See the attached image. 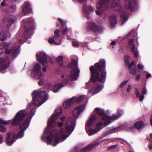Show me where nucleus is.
Here are the masks:
<instances>
[{"label":"nucleus","mask_w":152,"mask_h":152,"mask_svg":"<svg viewBox=\"0 0 152 152\" xmlns=\"http://www.w3.org/2000/svg\"><path fill=\"white\" fill-rule=\"evenodd\" d=\"M20 52V48L18 46L13 47L11 50L6 49L5 50L7 54H11L10 60L14 59L18 55Z\"/></svg>","instance_id":"obj_15"},{"label":"nucleus","mask_w":152,"mask_h":152,"mask_svg":"<svg viewBox=\"0 0 152 152\" xmlns=\"http://www.w3.org/2000/svg\"><path fill=\"white\" fill-rule=\"evenodd\" d=\"M129 81L127 80H124L119 85V87L121 88L123 87L127 83H128Z\"/></svg>","instance_id":"obj_40"},{"label":"nucleus","mask_w":152,"mask_h":152,"mask_svg":"<svg viewBox=\"0 0 152 152\" xmlns=\"http://www.w3.org/2000/svg\"><path fill=\"white\" fill-rule=\"evenodd\" d=\"M98 145V143L97 142L93 143L92 144L89 145L85 147L83 149H82L81 151H77V152H86L90 150L92 147H96Z\"/></svg>","instance_id":"obj_23"},{"label":"nucleus","mask_w":152,"mask_h":152,"mask_svg":"<svg viewBox=\"0 0 152 152\" xmlns=\"http://www.w3.org/2000/svg\"><path fill=\"white\" fill-rule=\"evenodd\" d=\"M118 130V128L115 127L106 128L105 129V135L115 132Z\"/></svg>","instance_id":"obj_27"},{"label":"nucleus","mask_w":152,"mask_h":152,"mask_svg":"<svg viewBox=\"0 0 152 152\" xmlns=\"http://www.w3.org/2000/svg\"><path fill=\"white\" fill-rule=\"evenodd\" d=\"M4 93L2 91L0 90V96L2 97L3 96Z\"/></svg>","instance_id":"obj_53"},{"label":"nucleus","mask_w":152,"mask_h":152,"mask_svg":"<svg viewBox=\"0 0 152 152\" xmlns=\"http://www.w3.org/2000/svg\"><path fill=\"white\" fill-rule=\"evenodd\" d=\"M116 113L117 115L113 114L111 116L106 115L103 117V119L105 121L104 124L105 125L107 126L110 124L111 122H113L120 118L124 113L123 110L118 109Z\"/></svg>","instance_id":"obj_10"},{"label":"nucleus","mask_w":152,"mask_h":152,"mask_svg":"<svg viewBox=\"0 0 152 152\" xmlns=\"http://www.w3.org/2000/svg\"><path fill=\"white\" fill-rule=\"evenodd\" d=\"M52 37L54 39V40H55L56 43H58V40H60V37L54 36Z\"/></svg>","instance_id":"obj_43"},{"label":"nucleus","mask_w":152,"mask_h":152,"mask_svg":"<svg viewBox=\"0 0 152 152\" xmlns=\"http://www.w3.org/2000/svg\"><path fill=\"white\" fill-rule=\"evenodd\" d=\"M117 145H112L110 146L109 148L110 149H114L116 147Z\"/></svg>","instance_id":"obj_51"},{"label":"nucleus","mask_w":152,"mask_h":152,"mask_svg":"<svg viewBox=\"0 0 152 152\" xmlns=\"http://www.w3.org/2000/svg\"><path fill=\"white\" fill-rule=\"evenodd\" d=\"M32 9L30 7V4L28 1H26L22 5V13L24 15H26L31 12Z\"/></svg>","instance_id":"obj_20"},{"label":"nucleus","mask_w":152,"mask_h":152,"mask_svg":"<svg viewBox=\"0 0 152 152\" xmlns=\"http://www.w3.org/2000/svg\"><path fill=\"white\" fill-rule=\"evenodd\" d=\"M116 44V42L115 41H112L111 42V45H115Z\"/></svg>","instance_id":"obj_55"},{"label":"nucleus","mask_w":152,"mask_h":152,"mask_svg":"<svg viewBox=\"0 0 152 152\" xmlns=\"http://www.w3.org/2000/svg\"><path fill=\"white\" fill-rule=\"evenodd\" d=\"M103 88V85L100 84H97L94 86V91L90 90L88 91V93H91L93 95L95 94L102 91Z\"/></svg>","instance_id":"obj_21"},{"label":"nucleus","mask_w":152,"mask_h":152,"mask_svg":"<svg viewBox=\"0 0 152 152\" xmlns=\"http://www.w3.org/2000/svg\"><path fill=\"white\" fill-rule=\"evenodd\" d=\"M70 30H71L70 28H69L68 29L67 27H65V28H63L61 31V33L63 35L65 36L66 34L67 33V32L69 31H70Z\"/></svg>","instance_id":"obj_37"},{"label":"nucleus","mask_w":152,"mask_h":152,"mask_svg":"<svg viewBox=\"0 0 152 152\" xmlns=\"http://www.w3.org/2000/svg\"><path fill=\"white\" fill-rule=\"evenodd\" d=\"M42 71L43 72H45L47 71V69L45 67H43L42 68Z\"/></svg>","instance_id":"obj_56"},{"label":"nucleus","mask_w":152,"mask_h":152,"mask_svg":"<svg viewBox=\"0 0 152 152\" xmlns=\"http://www.w3.org/2000/svg\"><path fill=\"white\" fill-rule=\"evenodd\" d=\"M145 126V124H144L143 122L141 121H137L134 125V127L136 128L138 130L143 129Z\"/></svg>","instance_id":"obj_24"},{"label":"nucleus","mask_w":152,"mask_h":152,"mask_svg":"<svg viewBox=\"0 0 152 152\" xmlns=\"http://www.w3.org/2000/svg\"><path fill=\"white\" fill-rule=\"evenodd\" d=\"M150 137L151 138H152V133L150 134Z\"/></svg>","instance_id":"obj_59"},{"label":"nucleus","mask_w":152,"mask_h":152,"mask_svg":"<svg viewBox=\"0 0 152 152\" xmlns=\"http://www.w3.org/2000/svg\"><path fill=\"white\" fill-rule=\"evenodd\" d=\"M96 119V115L95 114H93L88 120L85 126L86 131L89 135H93L99 131L103 126L102 122H100L96 124V127L95 129H90L89 127L93 124Z\"/></svg>","instance_id":"obj_9"},{"label":"nucleus","mask_w":152,"mask_h":152,"mask_svg":"<svg viewBox=\"0 0 152 152\" xmlns=\"http://www.w3.org/2000/svg\"><path fill=\"white\" fill-rule=\"evenodd\" d=\"M36 56L38 61L44 65H45L48 63L53 62L52 59L44 52L37 53Z\"/></svg>","instance_id":"obj_13"},{"label":"nucleus","mask_w":152,"mask_h":152,"mask_svg":"<svg viewBox=\"0 0 152 152\" xmlns=\"http://www.w3.org/2000/svg\"><path fill=\"white\" fill-rule=\"evenodd\" d=\"M137 36V33L134 30H132L126 36V37H132V38H135Z\"/></svg>","instance_id":"obj_31"},{"label":"nucleus","mask_w":152,"mask_h":152,"mask_svg":"<svg viewBox=\"0 0 152 152\" xmlns=\"http://www.w3.org/2000/svg\"><path fill=\"white\" fill-rule=\"evenodd\" d=\"M136 41H137V43L138 44V43H139V42H138V39H137V38H136Z\"/></svg>","instance_id":"obj_61"},{"label":"nucleus","mask_w":152,"mask_h":152,"mask_svg":"<svg viewBox=\"0 0 152 152\" xmlns=\"http://www.w3.org/2000/svg\"><path fill=\"white\" fill-rule=\"evenodd\" d=\"M149 148L151 149H152V145H150L149 146Z\"/></svg>","instance_id":"obj_58"},{"label":"nucleus","mask_w":152,"mask_h":152,"mask_svg":"<svg viewBox=\"0 0 152 152\" xmlns=\"http://www.w3.org/2000/svg\"><path fill=\"white\" fill-rule=\"evenodd\" d=\"M150 124L151 126H152V115H151L150 118Z\"/></svg>","instance_id":"obj_57"},{"label":"nucleus","mask_w":152,"mask_h":152,"mask_svg":"<svg viewBox=\"0 0 152 152\" xmlns=\"http://www.w3.org/2000/svg\"><path fill=\"white\" fill-rule=\"evenodd\" d=\"M79 2L84 4L83 6V9L85 13V16L89 21L86 26V30L88 31H93L98 32L101 31V28L99 26H98L91 20L90 16V12L94 11V9L92 7L88 6L86 5L87 0H77Z\"/></svg>","instance_id":"obj_5"},{"label":"nucleus","mask_w":152,"mask_h":152,"mask_svg":"<svg viewBox=\"0 0 152 152\" xmlns=\"http://www.w3.org/2000/svg\"><path fill=\"white\" fill-rule=\"evenodd\" d=\"M73 101L72 98L66 101L63 104V107L66 109L68 108L74 103Z\"/></svg>","instance_id":"obj_26"},{"label":"nucleus","mask_w":152,"mask_h":152,"mask_svg":"<svg viewBox=\"0 0 152 152\" xmlns=\"http://www.w3.org/2000/svg\"><path fill=\"white\" fill-rule=\"evenodd\" d=\"M63 83H59L56 84L53 86L52 91L53 92L56 93L61 88L66 86L69 83V81L65 80L64 79H62Z\"/></svg>","instance_id":"obj_17"},{"label":"nucleus","mask_w":152,"mask_h":152,"mask_svg":"<svg viewBox=\"0 0 152 152\" xmlns=\"http://www.w3.org/2000/svg\"><path fill=\"white\" fill-rule=\"evenodd\" d=\"M16 19V17L13 15H10L7 18H4L3 21L4 23V26L7 28L10 27L14 23Z\"/></svg>","instance_id":"obj_16"},{"label":"nucleus","mask_w":152,"mask_h":152,"mask_svg":"<svg viewBox=\"0 0 152 152\" xmlns=\"http://www.w3.org/2000/svg\"><path fill=\"white\" fill-rule=\"evenodd\" d=\"M131 60V58L130 57L128 56H126L124 57V60L125 62V63L127 64L129 66V64H129V61Z\"/></svg>","instance_id":"obj_39"},{"label":"nucleus","mask_w":152,"mask_h":152,"mask_svg":"<svg viewBox=\"0 0 152 152\" xmlns=\"http://www.w3.org/2000/svg\"><path fill=\"white\" fill-rule=\"evenodd\" d=\"M42 68L40 64L38 63L34 64L31 70V75L35 78H40L44 76V74L42 73Z\"/></svg>","instance_id":"obj_11"},{"label":"nucleus","mask_w":152,"mask_h":152,"mask_svg":"<svg viewBox=\"0 0 152 152\" xmlns=\"http://www.w3.org/2000/svg\"><path fill=\"white\" fill-rule=\"evenodd\" d=\"M6 104H10V105L11 104V103H9L8 102H6Z\"/></svg>","instance_id":"obj_60"},{"label":"nucleus","mask_w":152,"mask_h":152,"mask_svg":"<svg viewBox=\"0 0 152 152\" xmlns=\"http://www.w3.org/2000/svg\"><path fill=\"white\" fill-rule=\"evenodd\" d=\"M62 112V110L61 107L57 108L55 110L54 113L52 115L50 118L48 120V126L45 128L41 137L42 139L43 140H45L48 144L47 142V137H49L50 138H52L50 133L53 131L50 132V135H48L49 127H54L56 126V120L57 118L61 115ZM50 144L51 145V144Z\"/></svg>","instance_id":"obj_7"},{"label":"nucleus","mask_w":152,"mask_h":152,"mask_svg":"<svg viewBox=\"0 0 152 152\" xmlns=\"http://www.w3.org/2000/svg\"><path fill=\"white\" fill-rule=\"evenodd\" d=\"M34 20L32 18L26 19L23 20L21 23V26L23 27L24 29V37L19 40V42H22L23 41H26L28 43L31 42L30 40H28V38H31L33 34L34 27Z\"/></svg>","instance_id":"obj_8"},{"label":"nucleus","mask_w":152,"mask_h":152,"mask_svg":"<svg viewBox=\"0 0 152 152\" xmlns=\"http://www.w3.org/2000/svg\"><path fill=\"white\" fill-rule=\"evenodd\" d=\"M137 66L138 68L140 70H143V66L142 65L139 64L137 65Z\"/></svg>","instance_id":"obj_47"},{"label":"nucleus","mask_w":152,"mask_h":152,"mask_svg":"<svg viewBox=\"0 0 152 152\" xmlns=\"http://www.w3.org/2000/svg\"><path fill=\"white\" fill-rule=\"evenodd\" d=\"M135 38H131L128 40L127 47L129 49H131L135 57L137 58L139 56V53L134 43V40Z\"/></svg>","instance_id":"obj_14"},{"label":"nucleus","mask_w":152,"mask_h":152,"mask_svg":"<svg viewBox=\"0 0 152 152\" xmlns=\"http://www.w3.org/2000/svg\"><path fill=\"white\" fill-rule=\"evenodd\" d=\"M11 121V120L8 121H4L2 118H0V124L4 125H7L10 123Z\"/></svg>","instance_id":"obj_35"},{"label":"nucleus","mask_w":152,"mask_h":152,"mask_svg":"<svg viewBox=\"0 0 152 152\" xmlns=\"http://www.w3.org/2000/svg\"><path fill=\"white\" fill-rule=\"evenodd\" d=\"M10 64V60L5 53L0 54V72L2 73L6 72V69Z\"/></svg>","instance_id":"obj_12"},{"label":"nucleus","mask_w":152,"mask_h":152,"mask_svg":"<svg viewBox=\"0 0 152 152\" xmlns=\"http://www.w3.org/2000/svg\"><path fill=\"white\" fill-rule=\"evenodd\" d=\"M63 124V123L62 122H58V125L60 127H62Z\"/></svg>","instance_id":"obj_50"},{"label":"nucleus","mask_w":152,"mask_h":152,"mask_svg":"<svg viewBox=\"0 0 152 152\" xmlns=\"http://www.w3.org/2000/svg\"><path fill=\"white\" fill-rule=\"evenodd\" d=\"M134 62V61L129 64V69L130 74L135 75L137 72V71L135 68Z\"/></svg>","instance_id":"obj_25"},{"label":"nucleus","mask_w":152,"mask_h":152,"mask_svg":"<svg viewBox=\"0 0 152 152\" xmlns=\"http://www.w3.org/2000/svg\"><path fill=\"white\" fill-rule=\"evenodd\" d=\"M85 98V96H81L79 97H73L72 98V99L74 100V103L75 102L78 103L83 100Z\"/></svg>","instance_id":"obj_30"},{"label":"nucleus","mask_w":152,"mask_h":152,"mask_svg":"<svg viewBox=\"0 0 152 152\" xmlns=\"http://www.w3.org/2000/svg\"><path fill=\"white\" fill-rule=\"evenodd\" d=\"M33 102L28 104L26 110H22L19 111L12 119V124L20 125V130L16 134L17 138H20L24 135V132L28 128L31 118L35 115L36 109L33 105L39 107L48 99V95L46 92L42 89L34 91L32 94Z\"/></svg>","instance_id":"obj_1"},{"label":"nucleus","mask_w":152,"mask_h":152,"mask_svg":"<svg viewBox=\"0 0 152 152\" xmlns=\"http://www.w3.org/2000/svg\"><path fill=\"white\" fill-rule=\"evenodd\" d=\"M58 19L59 21H60V22H61L62 26H63L64 27L65 25L66 22L65 21H64V20H62V19H61L60 18H59Z\"/></svg>","instance_id":"obj_42"},{"label":"nucleus","mask_w":152,"mask_h":152,"mask_svg":"<svg viewBox=\"0 0 152 152\" xmlns=\"http://www.w3.org/2000/svg\"><path fill=\"white\" fill-rule=\"evenodd\" d=\"M146 72L147 73V74L146 75V77L147 78H148L149 77H151V75L150 73H149L148 72Z\"/></svg>","instance_id":"obj_49"},{"label":"nucleus","mask_w":152,"mask_h":152,"mask_svg":"<svg viewBox=\"0 0 152 152\" xmlns=\"http://www.w3.org/2000/svg\"><path fill=\"white\" fill-rule=\"evenodd\" d=\"M16 10V6L15 5H12L8 7L6 10L7 13H12L15 12Z\"/></svg>","instance_id":"obj_29"},{"label":"nucleus","mask_w":152,"mask_h":152,"mask_svg":"<svg viewBox=\"0 0 152 152\" xmlns=\"http://www.w3.org/2000/svg\"><path fill=\"white\" fill-rule=\"evenodd\" d=\"M48 41L50 44H55L57 45H59L61 43H56L55 40L52 37L49 38L48 39Z\"/></svg>","instance_id":"obj_33"},{"label":"nucleus","mask_w":152,"mask_h":152,"mask_svg":"<svg viewBox=\"0 0 152 152\" xmlns=\"http://www.w3.org/2000/svg\"><path fill=\"white\" fill-rule=\"evenodd\" d=\"M6 128L3 126L0 125V132H4L6 131Z\"/></svg>","instance_id":"obj_41"},{"label":"nucleus","mask_w":152,"mask_h":152,"mask_svg":"<svg viewBox=\"0 0 152 152\" xmlns=\"http://www.w3.org/2000/svg\"><path fill=\"white\" fill-rule=\"evenodd\" d=\"M7 37V35L4 32H2L0 34V39L1 40H4Z\"/></svg>","instance_id":"obj_34"},{"label":"nucleus","mask_w":152,"mask_h":152,"mask_svg":"<svg viewBox=\"0 0 152 152\" xmlns=\"http://www.w3.org/2000/svg\"><path fill=\"white\" fill-rule=\"evenodd\" d=\"M65 119V117L63 116L60 118V120L62 121H64Z\"/></svg>","instance_id":"obj_54"},{"label":"nucleus","mask_w":152,"mask_h":152,"mask_svg":"<svg viewBox=\"0 0 152 152\" xmlns=\"http://www.w3.org/2000/svg\"><path fill=\"white\" fill-rule=\"evenodd\" d=\"M88 83H87L86 84V85L87 86H88Z\"/></svg>","instance_id":"obj_63"},{"label":"nucleus","mask_w":152,"mask_h":152,"mask_svg":"<svg viewBox=\"0 0 152 152\" xmlns=\"http://www.w3.org/2000/svg\"><path fill=\"white\" fill-rule=\"evenodd\" d=\"M77 62L75 60H72L71 62L69 64L68 67L70 69V75H67L66 74L61 75V77L62 79H64L65 80L69 81V83L67 84L70 86H73L74 83L71 82L70 80H76L79 76L80 70L77 67Z\"/></svg>","instance_id":"obj_6"},{"label":"nucleus","mask_w":152,"mask_h":152,"mask_svg":"<svg viewBox=\"0 0 152 152\" xmlns=\"http://www.w3.org/2000/svg\"><path fill=\"white\" fill-rule=\"evenodd\" d=\"M3 142V137L2 135L0 134V144L2 143Z\"/></svg>","instance_id":"obj_46"},{"label":"nucleus","mask_w":152,"mask_h":152,"mask_svg":"<svg viewBox=\"0 0 152 152\" xmlns=\"http://www.w3.org/2000/svg\"><path fill=\"white\" fill-rule=\"evenodd\" d=\"M106 62L105 60L101 59L98 62L95 64L94 66L90 67L91 73V79L93 82L99 81L104 83L106 77V71L105 69Z\"/></svg>","instance_id":"obj_4"},{"label":"nucleus","mask_w":152,"mask_h":152,"mask_svg":"<svg viewBox=\"0 0 152 152\" xmlns=\"http://www.w3.org/2000/svg\"><path fill=\"white\" fill-rule=\"evenodd\" d=\"M109 21L111 26H115L117 22L116 16L115 15H111L109 18Z\"/></svg>","instance_id":"obj_28"},{"label":"nucleus","mask_w":152,"mask_h":152,"mask_svg":"<svg viewBox=\"0 0 152 152\" xmlns=\"http://www.w3.org/2000/svg\"><path fill=\"white\" fill-rule=\"evenodd\" d=\"M126 9L123 10L121 7L119 1L115 2V0H99L96 5L97 10L96 11L97 15L100 16L103 14V11L107 7H111L113 10L120 12L122 24L127 19L128 10L131 11L136 10V2L134 0H125Z\"/></svg>","instance_id":"obj_3"},{"label":"nucleus","mask_w":152,"mask_h":152,"mask_svg":"<svg viewBox=\"0 0 152 152\" xmlns=\"http://www.w3.org/2000/svg\"><path fill=\"white\" fill-rule=\"evenodd\" d=\"M10 42H4L1 43L0 45V48L2 49L6 48L10 46Z\"/></svg>","instance_id":"obj_32"},{"label":"nucleus","mask_w":152,"mask_h":152,"mask_svg":"<svg viewBox=\"0 0 152 152\" xmlns=\"http://www.w3.org/2000/svg\"><path fill=\"white\" fill-rule=\"evenodd\" d=\"M59 30L58 29H56L54 32V36H57L60 37V35L59 34Z\"/></svg>","instance_id":"obj_44"},{"label":"nucleus","mask_w":152,"mask_h":152,"mask_svg":"<svg viewBox=\"0 0 152 152\" xmlns=\"http://www.w3.org/2000/svg\"><path fill=\"white\" fill-rule=\"evenodd\" d=\"M72 44L73 46L75 47L78 46L80 45V43L77 41H74L72 43Z\"/></svg>","instance_id":"obj_45"},{"label":"nucleus","mask_w":152,"mask_h":152,"mask_svg":"<svg viewBox=\"0 0 152 152\" xmlns=\"http://www.w3.org/2000/svg\"><path fill=\"white\" fill-rule=\"evenodd\" d=\"M94 111L95 112L98 114L99 116H102V118L104 122L103 123V125L104 126H106L104 124L105 121L103 120V117L107 115H104L105 112L104 110L101 109L99 108H96L94 109Z\"/></svg>","instance_id":"obj_22"},{"label":"nucleus","mask_w":152,"mask_h":152,"mask_svg":"<svg viewBox=\"0 0 152 152\" xmlns=\"http://www.w3.org/2000/svg\"><path fill=\"white\" fill-rule=\"evenodd\" d=\"M135 94L137 97L139 98L140 100L142 101L144 98V95L146 94L147 89L145 87H144L141 90V94L140 95L138 89L135 88Z\"/></svg>","instance_id":"obj_19"},{"label":"nucleus","mask_w":152,"mask_h":152,"mask_svg":"<svg viewBox=\"0 0 152 152\" xmlns=\"http://www.w3.org/2000/svg\"><path fill=\"white\" fill-rule=\"evenodd\" d=\"M141 77V75L140 74H138L137 75L136 77V80H139Z\"/></svg>","instance_id":"obj_52"},{"label":"nucleus","mask_w":152,"mask_h":152,"mask_svg":"<svg viewBox=\"0 0 152 152\" xmlns=\"http://www.w3.org/2000/svg\"><path fill=\"white\" fill-rule=\"evenodd\" d=\"M131 86L130 85L128 84L127 85L126 90L128 92H129L130 91Z\"/></svg>","instance_id":"obj_48"},{"label":"nucleus","mask_w":152,"mask_h":152,"mask_svg":"<svg viewBox=\"0 0 152 152\" xmlns=\"http://www.w3.org/2000/svg\"><path fill=\"white\" fill-rule=\"evenodd\" d=\"M121 37H119L118 38L119 39H121Z\"/></svg>","instance_id":"obj_64"},{"label":"nucleus","mask_w":152,"mask_h":152,"mask_svg":"<svg viewBox=\"0 0 152 152\" xmlns=\"http://www.w3.org/2000/svg\"><path fill=\"white\" fill-rule=\"evenodd\" d=\"M47 80L44 79H40L38 82V84L40 86H43L46 83Z\"/></svg>","instance_id":"obj_36"},{"label":"nucleus","mask_w":152,"mask_h":152,"mask_svg":"<svg viewBox=\"0 0 152 152\" xmlns=\"http://www.w3.org/2000/svg\"><path fill=\"white\" fill-rule=\"evenodd\" d=\"M63 59V57L61 56H59L57 58L56 61L59 64L60 66H62Z\"/></svg>","instance_id":"obj_38"},{"label":"nucleus","mask_w":152,"mask_h":152,"mask_svg":"<svg viewBox=\"0 0 152 152\" xmlns=\"http://www.w3.org/2000/svg\"><path fill=\"white\" fill-rule=\"evenodd\" d=\"M15 134L13 132L8 133L7 137L6 143L9 145H12L15 141Z\"/></svg>","instance_id":"obj_18"},{"label":"nucleus","mask_w":152,"mask_h":152,"mask_svg":"<svg viewBox=\"0 0 152 152\" xmlns=\"http://www.w3.org/2000/svg\"><path fill=\"white\" fill-rule=\"evenodd\" d=\"M84 105L78 106L75 108L72 114L74 118H69L66 121L65 127L61 129L59 131L54 130L51 133L52 138L47 137V142L55 146L59 143L64 141L72 132L74 129L76 118L79 115L85 107Z\"/></svg>","instance_id":"obj_2"},{"label":"nucleus","mask_w":152,"mask_h":152,"mask_svg":"<svg viewBox=\"0 0 152 152\" xmlns=\"http://www.w3.org/2000/svg\"><path fill=\"white\" fill-rule=\"evenodd\" d=\"M2 104H3V105H5V104L4 103H2Z\"/></svg>","instance_id":"obj_62"}]
</instances>
